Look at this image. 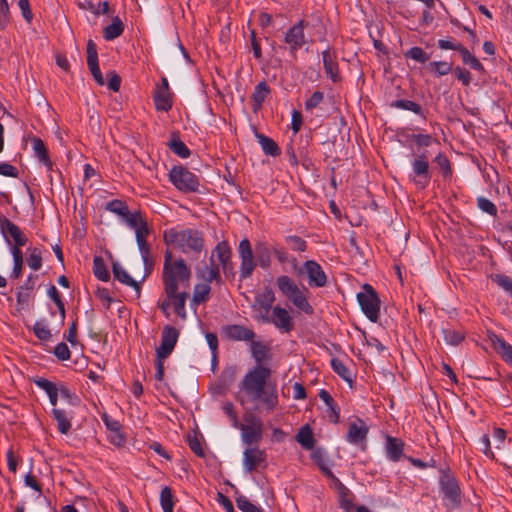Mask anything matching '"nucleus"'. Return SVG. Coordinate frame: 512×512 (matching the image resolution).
I'll use <instances>...</instances> for the list:
<instances>
[{
    "label": "nucleus",
    "mask_w": 512,
    "mask_h": 512,
    "mask_svg": "<svg viewBox=\"0 0 512 512\" xmlns=\"http://www.w3.org/2000/svg\"><path fill=\"white\" fill-rule=\"evenodd\" d=\"M311 287H324L327 284V276L322 267L314 260H308L303 264Z\"/></svg>",
    "instance_id": "obj_17"
},
{
    "label": "nucleus",
    "mask_w": 512,
    "mask_h": 512,
    "mask_svg": "<svg viewBox=\"0 0 512 512\" xmlns=\"http://www.w3.org/2000/svg\"><path fill=\"white\" fill-rule=\"evenodd\" d=\"M93 273L95 277L101 281L106 282L110 279V273L107 270L103 258L100 256H95L93 259Z\"/></svg>",
    "instance_id": "obj_40"
},
{
    "label": "nucleus",
    "mask_w": 512,
    "mask_h": 512,
    "mask_svg": "<svg viewBox=\"0 0 512 512\" xmlns=\"http://www.w3.org/2000/svg\"><path fill=\"white\" fill-rule=\"evenodd\" d=\"M491 279L499 287L512 295V279L504 274H493Z\"/></svg>",
    "instance_id": "obj_56"
},
{
    "label": "nucleus",
    "mask_w": 512,
    "mask_h": 512,
    "mask_svg": "<svg viewBox=\"0 0 512 512\" xmlns=\"http://www.w3.org/2000/svg\"><path fill=\"white\" fill-rule=\"evenodd\" d=\"M136 242L139 248V251L141 253V257L144 263L145 267V275L143 276L144 280L152 271L154 266V259L151 256V246L147 242V239H144L143 237L138 234V237H136Z\"/></svg>",
    "instance_id": "obj_21"
},
{
    "label": "nucleus",
    "mask_w": 512,
    "mask_h": 512,
    "mask_svg": "<svg viewBox=\"0 0 512 512\" xmlns=\"http://www.w3.org/2000/svg\"><path fill=\"white\" fill-rule=\"evenodd\" d=\"M236 504L242 512H264L261 507L250 502L245 496H239L236 499Z\"/></svg>",
    "instance_id": "obj_54"
},
{
    "label": "nucleus",
    "mask_w": 512,
    "mask_h": 512,
    "mask_svg": "<svg viewBox=\"0 0 512 512\" xmlns=\"http://www.w3.org/2000/svg\"><path fill=\"white\" fill-rule=\"evenodd\" d=\"M11 253L14 261L11 277L17 279L20 277L23 268V253L21 249L17 247H12Z\"/></svg>",
    "instance_id": "obj_48"
},
{
    "label": "nucleus",
    "mask_w": 512,
    "mask_h": 512,
    "mask_svg": "<svg viewBox=\"0 0 512 512\" xmlns=\"http://www.w3.org/2000/svg\"><path fill=\"white\" fill-rule=\"evenodd\" d=\"M163 241L166 245H173L183 253L194 252L199 254L204 247L203 233L190 228L181 231L174 229L165 231Z\"/></svg>",
    "instance_id": "obj_2"
},
{
    "label": "nucleus",
    "mask_w": 512,
    "mask_h": 512,
    "mask_svg": "<svg viewBox=\"0 0 512 512\" xmlns=\"http://www.w3.org/2000/svg\"><path fill=\"white\" fill-rule=\"evenodd\" d=\"M221 334L229 341H252L256 337L255 332L243 325L230 324L221 328Z\"/></svg>",
    "instance_id": "obj_15"
},
{
    "label": "nucleus",
    "mask_w": 512,
    "mask_h": 512,
    "mask_svg": "<svg viewBox=\"0 0 512 512\" xmlns=\"http://www.w3.org/2000/svg\"><path fill=\"white\" fill-rule=\"evenodd\" d=\"M266 453L258 447H248L243 452V466L246 472L251 473L265 462Z\"/></svg>",
    "instance_id": "obj_18"
},
{
    "label": "nucleus",
    "mask_w": 512,
    "mask_h": 512,
    "mask_svg": "<svg viewBox=\"0 0 512 512\" xmlns=\"http://www.w3.org/2000/svg\"><path fill=\"white\" fill-rule=\"evenodd\" d=\"M216 255L220 264L226 263L232 257V251L227 241L219 242L213 250L212 256ZM213 257H211V260Z\"/></svg>",
    "instance_id": "obj_41"
},
{
    "label": "nucleus",
    "mask_w": 512,
    "mask_h": 512,
    "mask_svg": "<svg viewBox=\"0 0 512 512\" xmlns=\"http://www.w3.org/2000/svg\"><path fill=\"white\" fill-rule=\"evenodd\" d=\"M323 66L327 77L333 82L340 80V74L338 69V63L336 61V55L330 49H326L322 52Z\"/></svg>",
    "instance_id": "obj_20"
},
{
    "label": "nucleus",
    "mask_w": 512,
    "mask_h": 512,
    "mask_svg": "<svg viewBox=\"0 0 512 512\" xmlns=\"http://www.w3.org/2000/svg\"><path fill=\"white\" fill-rule=\"evenodd\" d=\"M124 31V24L118 16L112 19V23L107 25L103 31L105 40L110 41L119 37Z\"/></svg>",
    "instance_id": "obj_35"
},
{
    "label": "nucleus",
    "mask_w": 512,
    "mask_h": 512,
    "mask_svg": "<svg viewBox=\"0 0 512 512\" xmlns=\"http://www.w3.org/2000/svg\"><path fill=\"white\" fill-rule=\"evenodd\" d=\"M122 220L132 229L138 228L141 223L146 220L143 218L141 212L136 211L134 213H131L130 210L127 213V216H123Z\"/></svg>",
    "instance_id": "obj_55"
},
{
    "label": "nucleus",
    "mask_w": 512,
    "mask_h": 512,
    "mask_svg": "<svg viewBox=\"0 0 512 512\" xmlns=\"http://www.w3.org/2000/svg\"><path fill=\"white\" fill-rule=\"evenodd\" d=\"M169 180L181 192L191 193L198 191V177L182 165L173 166L169 172Z\"/></svg>",
    "instance_id": "obj_7"
},
{
    "label": "nucleus",
    "mask_w": 512,
    "mask_h": 512,
    "mask_svg": "<svg viewBox=\"0 0 512 512\" xmlns=\"http://www.w3.org/2000/svg\"><path fill=\"white\" fill-rule=\"evenodd\" d=\"M320 399L327 405L330 414H329V420L330 422L336 424L339 422L340 418V408L332 398V396L329 394L328 391L322 389L319 392Z\"/></svg>",
    "instance_id": "obj_32"
},
{
    "label": "nucleus",
    "mask_w": 512,
    "mask_h": 512,
    "mask_svg": "<svg viewBox=\"0 0 512 512\" xmlns=\"http://www.w3.org/2000/svg\"><path fill=\"white\" fill-rule=\"evenodd\" d=\"M275 300V294L269 287H265L262 293L255 296L251 308L256 313L254 318L258 322L263 323L264 321H268V316L270 315V311L273 310Z\"/></svg>",
    "instance_id": "obj_8"
},
{
    "label": "nucleus",
    "mask_w": 512,
    "mask_h": 512,
    "mask_svg": "<svg viewBox=\"0 0 512 512\" xmlns=\"http://www.w3.org/2000/svg\"><path fill=\"white\" fill-rule=\"evenodd\" d=\"M179 337V331L173 326H165L161 333V344L156 348L160 358H167L173 352Z\"/></svg>",
    "instance_id": "obj_12"
},
{
    "label": "nucleus",
    "mask_w": 512,
    "mask_h": 512,
    "mask_svg": "<svg viewBox=\"0 0 512 512\" xmlns=\"http://www.w3.org/2000/svg\"><path fill=\"white\" fill-rule=\"evenodd\" d=\"M408 140H412L418 147H429L433 142H437L430 134H404Z\"/></svg>",
    "instance_id": "obj_49"
},
{
    "label": "nucleus",
    "mask_w": 512,
    "mask_h": 512,
    "mask_svg": "<svg viewBox=\"0 0 512 512\" xmlns=\"http://www.w3.org/2000/svg\"><path fill=\"white\" fill-rule=\"evenodd\" d=\"M271 89L266 81H261L255 86V89L251 95V99L253 101V111H258L266 97L270 94Z\"/></svg>",
    "instance_id": "obj_28"
},
{
    "label": "nucleus",
    "mask_w": 512,
    "mask_h": 512,
    "mask_svg": "<svg viewBox=\"0 0 512 512\" xmlns=\"http://www.w3.org/2000/svg\"><path fill=\"white\" fill-rule=\"evenodd\" d=\"M440 487L445 497L453 506H459L461 503V492L457 480L447 472H442L440 478Z\"/></svg>",
    "instance_id": "obj_13"
},
{
    "label": "nucleus",
    "mask_w": 512,
    "mask_h": 512,
    "mask_svg": "<svg viewBox=\"0 0 512 512\" xmlns=\"http://www.w3.org/2000/svg\"><path fill=\"white\" fill-rule=\"evenodd\" d=\"M105 209L109 212H112V213L120 216L121 218L123 216H127V213L129 211L128 205L120 199H114V200L109 201L105 205Z\"/></svg>",
    "instance_id": "obj_45"
},
{
    "label": "nucleus",
    "mask_w": 512,
    "mask_h": 512,
    "mask_svg": "<svg viewBox=\"0 0 512 512\" xmlns=\"http://www.w3.org/2000/svg\"><path fill=\"white\" fill-rule=\"evenodd\" d=\"M32 144H33L34 152H35L36 156L39 158V160L44 165H46L49 168H51L52 167V162L50 160L49 153H48V150H47L44 142L40 138L34 137L32 139Z\"/></svg>",
    "instance_id": "obj_37"
},
{
    "label": "nucleus",
    "mask_w": 512,
    "mask_h": 512,
    "mask_svg": "<svg viewBox=\"0 0 512 512\" xmlns=\"http://www.w3.org/2000/svg\"><path fill=\"white\" fill-rule=\"evenodd\" d=\"M191 270L183 259H178L172 263V252L165 251L163 265V284L168 293L175 291V280H179L185 287L189 285Z\"/></svg>",
    "instance_id": "obj_3"
},
{
    "label": "nucleus",
    "mask_w": 512,
    "mask_h": 512,
    "mask_svg": "<svg viewBox=\"0 0 512 512\" xmlns=\"http://www.w3.org/2000/svg\"><path fill=\"white\" fill-rule=\"evenodd\" d=\"M404 55L406 58L413 59L419 63H426L430 59L429 54H427L423 48L418 46L410 48Z\"/></svg>",
    "instance_id": "obj_51"
},
{
    "label": "nucleus",
    "mask_w": 512,
    "mask_h": 512,
    "mask_svg": "<svg viewBox=\"0 0 512 512\" xmlns=\"http://www.w3.org/2000/svg\"><path fill=\"white\" fill-rule=\"evenodd\" d=\"M52 415L57 421L58 430L62 434H67L71 428V422L67 418L66 412L61 409L53 408Z\"/></svg>",
    "instance_id": "obj_39"
},
{
    "label": "nucleus",
    "mask_w": 512,
    "mask_h": 512,
    "mask_svg": "<svg viewBox=\"0 0 512 512\" xmlns=\"http://www.w3.org/2000/svg\"><path fill=\"white\" fill-rule=\"evenodd\" d=\"M198 276L201 277L205 283L210 284L213 281L219 283L221 281V276L219 272L218 266L212 264L211 266H205V269L198 273Z\"/></svg>",
    "instance_id": "obj_43"
},
{
    "label": "nucleus",
    "mask_w": 512,
    "mask_h": 512,
    "mask_svg": "<svg viewBox=\"0 0 512 512\" xmlns=\"http://www.w3.org/2000/svg\"><path fill=\"white\" fill-rule=\"evenodd\" d=\"M344 490H345V494L341 490H337L339 498H340L339 499L340 507L343 508L347 512H351L352 509L354 508L353 501L350 498L351 491L346 486H345Z\"/></svg>",
    "instance_id": "obj_58"
},
{
    "label": "nucleus",
    "mask_w": 512,
    "mask_h": 512,
    "mask_svg": "<svg viewBox=\"0 0 512 512\" xmlns=\"http://www.w3.org/2000/svg\"><path fill=\"white\" fill-rule=\"evenodd\" d=\"M238 254L239 259L241 261L239 277L240 281H242L244 279L249 278L253 274L257 266V262L251 247V243L247 238H244L240 241L238 246Z\"/></svg>",
    "instance_id": "obj_9"
},
{
    "label": "nucleus",
    "mask_w": 512,
    "mask_h": 512,
    "mask_svg": "<svg viewBox=\"0 0 512 512\" xmlns=\"http://www.w3.org/2000/svg\"><path fill=\"white\" fill-rule=\"evenodd\" d=\"M54 355L61 361L69 360L71 352L66 343L61 342L54 348Z\"/></svg>",
    "instance_id": "obj_64"
},
{
    "label": "nucleus",
    "mask_w": 512,
    "mask_h": 512,
    "mask_svg": "<svg viewBox=\"0 0 512 512\" xmlns=\"http://www.w3.org/2000/svg\"><path fill=\"white\" fill-rule=\"evenodd\" d=\"M236 374H237L236 366L232 365V366H227L224 368L221 375L219 376V379H218V382L216 385V389H217L218 393L224 394L230 388V386L235 381Z\"/></svg>",
    "instance_id": "obj_23"
},
{
    "label": "nucleus",
    "mask_w": 512,
    "mask_h": 512,
    "mask_svg": "<svg viewBox=\"0 0 512 512\" xmlns=\"http://www.w3.org/2000/svg\"><path fill=\"white\" fill-rule=\"evenodd\" d=\"M17 306H18V309H28L29 308V304H30V298H31V293L30 292H27V291H24L23 290V287H20L19 291L17 292Z\"/></svg>",
    "instance_id": "obj_63"
},
{
    "label": "nucleus",
    "mask_w": 512,
    "mask_h": 512,
    "mask_svg": "<svg viewBox=\"0 0 512 512\" xmlns=\"http://www.w3.org/2000/svg\"><path fill=\"white\" fill-rule=\"evenodd\" d=\"M251 342V353L257 365L249 370L240 383V390L246 396V400L252 403H261L269 412L278 405V393L275 385H269L271 369L262 365L265 359H269L270 349L254 340Z\"/></svg>",
    "instance_id": "obj_1"
},
{
    "label": "nucleus",
    "mask_w": 512,
    "mask_h": 512,
    "mask_svg": "<svg viewBox=\"0 0 512 512\" xmlns=\"http://www.w3.org/2000/svg\"><path fill=\"white\" fill-rule=\"evenodd\" d=\"M432 178V170L429 165L428 156L425 152L416 154L411 162L410 181L418 189H425Z\"/></svg>",
    "instance_id": "obj_6"
},
{
    "label": "nucleus",
    "mask_w": 512,
    "mask_h": 512,
    "mask_svg": "<svg viewBox=\"0 0 512 512\" xmlns=\"http://www.w3.org/2000/svg\"><path fill=\"white\" fill-rule=\"evenodd\" d=\"M296 441L304 448L305 450H313L315 446V438L312 431V428L306 424L300 428L296 435Z\"/></svg>",
    "instance_id": "obj_31"
},
{
    "label": "nucleus",
    "mask_w": 512,
    "mask_h": 512,
    "mask_svg": "<svg viewBox=\"0 0 512 512\" xmlns=\"http://www.w3.org/2000/svg\"><path fill=\"white\" fill-rule=\"evenodd\" d=\"M491 341L495 350L501 355L502 359L512 366V345L496 334H493Z\"/></svg>",
    "instance_id": "obj_27"
},
{
    "label": "nucleus",
    "mask_w": 512,
    "mask_h": 512,
    "mask_svg": "<svg viewBox=\"0 0 512 512\" xmlns=\"http://www.w3.org/2000/svg\"><path fill=\"white\" fill-rule=\"evenodd\" d=\"M169 149L181 158H188L191 155V151L186 144L180 139L178 132H173L171 138L167 143Z\"/></svg>",
    "instance_id": "obj_30"
},
{
    "label": "nucleus",
    "mask_w": 512,
    "mask_h": 512,
    "mask_svg": "<svg viewBox=\"0 0 512 512\" xmlns=\"http://www.w3.org/2000/svg\"><path fill=\"white\" fill-rule=\"evenodd\" d=\"M179 283H180L179 280H175V291L172 294L171 293L169 294L165 287H164V290H165V293H166L168 299H173L175 313L179 317L184 319L186 317L185 303H186V299L189 297V294L187 292H181V293L178 292Z\"/></svg>",
    "instance_id": "obj_22"
},
{
    "label": "nucleus",
    "mask_w": 512,
    "mask_h": 512,
    "mask_svg": "<svg viewBox=\"0 0 512 512\" xmlns=\"http://www.w3.org/2000/svg\"><path fill=\"white\" fill-rule=\"evenodd\" d=\"M444 339L447 344L457 346L464 340V333L461 331L447 328L442 330Z\"/></svg>",
    "instance_id": "obj_50"
},
{
    "label": "nucleus",
    "mask_w": 512,
    "mask_h": 512,
    "mask_svg": "<svg viewBox=\"0 0 512 512\" xmlns=\"http://www.w3.org/2000/svg\"><path fill=\"white\" fill-rule=\"evenodd\" d=\"M391 107L411 111L423 119H426L423 108L420 104L406 99H398L391 103Z\"/></svg>",
    "instance_id": "obj_36"
},
{
    "label": "nucleus",
    "mask_w": 512,
    "mask_h": 512,
    "mask_svg": "<svg viewBox=\"0 0 512 512\" xmlns=\"http://www.w3.org/2000/svg\"><path fill=\"white\" fill-rule=\"evenodd\" d=\"M154 102L156 110L165 112L169 111L172 108L169 88H157L154 93Z\"/></svg>",
    "instance_id": "obj_29"
},
{
    "label": "nucleus",
    "mask_w": 512,
    "mask_h": 512,
    "mask_svg": "<svg viewBox=\"0 0 512 512\" xmlns=\"http://www.w3.org/2000/svg\"><path fill=\"white\" fill-rule=\"evenodd\" d=\"M285 241L291 246L293 250L304 252L307 244L304 239L296 235H290L285 238Z\"/></svg>",
    "instance_id": "obj_62"
},
{
    "label": "nucleus",
    "mask_w": 512,
    "mask_h": 512,
    "mask_svg": "<svg viewBox=\"0 0 512 512\" xmlns=\"http://www.w3.org/2000/svg\"><path fill=\"white\" fill-rule=\"evenodd\" d=\"M477 206L479 209H481L483 212L488 213L491 216L497 215V207L495 204L490 201L489 199L485 197H478L477 198Z\"/></svg>",
    "instance_id": "obj_59"
},
{
    "label": "nucleus",
    "mask_w": 512,
    "mask_h": 512,
    "mask_svg": "<svg viewBox=\"0 0 512 512\" xmlns=\"http://www.w3.org/2000/svg\"><path fill=\"white\" fill-rule=\"evenodd\" d=\"M331 367L343 380L352 383L351 371L340 359L332 358Z\"/></svg>",
    "instance_id": "obj_44"
},
{
    "label": "nucleus",
    "mask_w": 512,
    "mask_h": 512,
    "mask_svg": "<svg viewBox=\"0 0 512 512\" xmlns=\"http://www.w3.org/2000/svg\"><path fill=\"white\" fill-rule=\"evenodd\" d=\"M1 232L6 238L8 244H10V240L8 237L12 238L14 241V246L21 249L24 246L28 239L23 231L17 226L14 222L9 220L6 217H3L0 224Z\"/></svg>",
    "instance_id": "obj_14"
},
{
    "label": "nucleus",
    "mask_w": 512,
    "mask_h": 512,
    "mask_svg": "<svg viewBox=\"0 0 512 512\" xmlns=\"http://www.w3.org/2000/svg\"><path fill=\"white\" fill-rule=\"evenodd\" d=\"M434 162L439 167L442 176L448 178L452 176V165L448 157L444 153H439L435 158Z\"/></svg>",
    "instance_id": "obj_47"
},
{
    "label": "nucleus",
    "mask_w": 512,
    "mask_h": 512,
    "mask_svg": "<svg viewBox=\"0 0 512 512\" xmlns=\"http://www.w3.org/2000/svg\"><path fill=\"white\" fill-rule=\"evenodd\" d=\"M357 301L365 316L376 323L379 320L381 300L372 285L366 283L362 286V291L357 294Z\"/></svg>",
    "instance_id": "obj_5"
},
{
    "label": "nucleus",
    "mask_w": 512,
    "mask_h": 512,
    "mask_svg": "<svg viewBox=\"0 0 512 512\" xmlns=\"http://www.w3.org/2000/svg\"><path fill=\"white\" fill-rule=\"evenodd\" d=\"M263 323L273 324L283 333H290L294 329L293 318L289 312L280 305L273 307L272 314L268 316V321H264Z\"/></svg>",
    "instance_id": "obj_11"
},
{
    "label": "nucleus",
    "mask_w": 512,
    "mask_h": 512,
    "mask_svg": "<svg viewBox=\"0 0 512 512\" xmlns=\"http://www.w3.org/2000/svg\"><path fill=\"white\" fill-rule=\"evenodd\" d=\"M35 336L41 341H49L52 337L51 331L46 327L44 322H36L33 326Z\"/></svg>",
    "instance_id": "obj_57"
},
{
    "label": "nucleus",
    "mask_w": 512,
    "mask_h": 512,
    "mask_svg": "<svg viewBox=\"0 0 512 512\" xmlns=\"http://www.w3.org/2000/svg\"><path fill=\"white\" fill-rule=\"evenodd\" d=\"M273 248H270L265 242H258L255 246L256 262L263 269H267L271 265V253Z\"/></svg>",
    "instance_id": "obj_26"
},
{
    "label": "nucleus",
    "mask_w": 512,
    "mask_h": 512,
    "mask_svg": "<svg viewBox=\"0 0 512 512\" xmlns=\"http://www.w3.org/2000/svg\"><path fill=\"white\" fill-rule=\"evenodd\" d=\"M255 136L266 155L276 157L281 154L280 147L272 138L261 133H256Z\"/></svg>",
    "instance_id": "obj_33"
},
{
    "label": "nucleus",
    "mask_w": 512,
    "mask_h": 512,
    "mask_svg": "<svg viewBox=\"0 0 512 512\" xmlns=\"http://www.w3.org/2000/svg\"><path fill=\"white\" fill-rule=\"evenodd\" d=\"M10 22V12L7 0H0V31L4 30Z\"/></svg>",
    "instance_id": "obj_60"
},
{
    "label": "nucleus",
    "mask_w": 512,
    "mask_h": 512,
    "mask_svg": "<svg viewBox=\"0 0 512 512\" xmlns=\"http://www.w3.org/2000/svg\"><path fill=\"white\" fill-rule=\"evenodd\" d=\"M27 264L34 271H37L41 268L42 252L38 247L30 249V254L27 257Z\"/></svg>",
    "instance_id": "obj_52"
},
{
    "label": "nucleus",
    "mask_w": 512,
    "mask_h": 512,
    "mask_svg": "<svg viewBox=\"0 0 512 512\" xmlns=\"http://www.w3.org/2000/svg\"><path fill=\"white\" fill-rule=\"evenodd\" d=\"M431 70L434 71L437 77L449 74L453 69V64L446 61H434L430 64Z\"/></svg>",
    "instance_id": "obj_53"
},
{
    "label": "nucleus",
    "mask_w": 512,
    "mask_h": 512,
    "mask_svg": "<svg viewBox=\"0 0 512 512\" xmlns=\"http://www.w3.org/2000/svg\"><path fill=\"white\" fill-rule=\"evenodd\" d=\"M211 287L208 283H199L194 287L192 302L195 305L205 303L209 300Z\"/></svg>",
    "instance_id": "obj_38"
},
{
    "label": "nucleus",
    "mask_w": 512,
    "mask_h": 512,
    "mask_svg": "<svg viewBox=\"0 0 512 512\" xmlns=\"http://www.w3.org/2000/svg\"><path fill=\"white\" fill-rule=\"evenodd\" d=\"M87 64L92 76L100 71L97 46L92 39L87 42Z\"/></svg>",
    "instance_id": "obj_34"
},
{
    "label": "nucleus",
    "mask_w": 512,
    "mask_h": 512,
    "mask_svg": "<svg viewBox=\"0 0 512 512\" xmlns=\"http://www.w3.org/2000/svg\"><path fill=\"white\" fill-rule=\"evenodd\" d=\"M369 427L360 418L351 422L348 427L346 439L349 443L358 446L362 451L367 449V435Z\"/></svg>",
    "instance_id": "obj_10"
},
{
    "label": "nucleus",
    "mask_w": 512,
    "mask_h": 512,
    "mask_svg": "<svg viewBox=\"0 0 512 512\" xmlns=\"http://www.w3.org/2000/svg\"><path fill=\"white\" fill-rule=\"evenodd\" d=\"M459 53L462 57L463 64L470 66L476 71L484 72L485 68L483 64L465 46Z\"/></svg>",
    "instance_id": "obj_42"
},
{
    "label": "nucleus",
    "mask_w": 512,
    "mask_h": 512,
    "mask_svg": "<svg viewBox=\"0 0 512 512\" xmlns=\"http://www.w3.org/2000/svg\"><path fill=\"white\" fill-rule=\"evenodd\" d=\"M404 442L401 439L387 436L386 438V453L390 460L399 461L403 455Z\"/></svg>",
    "instance_id": "obj_25"
},
{
    "label": "nucleus",
    "mask_w": 512,
    "mask_h": 512,
    "mask_svg": "<svg viewBox=\"0 0 512 512\" xmlns=\"http://www.w3.org/2000/svg\"><path fill=\"white\" fill-rule=\"evenodd\" d=\"M33 382L40 389L44 390L48 396L51 395L52 393H55V391H58L56 385L46 378L37 377L33 379Z\"/></svg>",
    "instance_id": "obj_61"
},
{
    "label": "nucleus",
    "mask_w": 512,
    "mask_h": 512,
    "mask_svg": "<svg viewBox=\"0 0 512 512\" xmlns=\"http://www.w3.org/2000/svg\"><path fill=\"white\" fill-rule=\"evenodd\" d=\"M307 24L308 23L304 20H300L297 24L292 26L285 35L284 40L290 46V52L293 55L306 43L303 29Z\"/></svg>",
    "instance_id": "obj_16"
},
{
    "label": "nucleus",
    "mask_w": 512,
    "mask_h": 512,
    "mask_svg": "<svg viewBox=\"0 0 512 512\" xmlns=\"http://www.w3.org/2000/svg\"><path fill=\"white\" fill-rule=\"evenodd\" d=\"M241 430V437L244 444L251 446L257 444L262 439L263 427H250L248 425H240L237 427Z\"/></svg>",
    "instance_id": "obj_24"
},
{
    "label": "nucleus",
    "mask_w": 512,
    "mask_h": 512,
    "mask_svg": "<svg viewBox=\"0 0 512 512\" xmlns=\"http://www.w3.org/2000/svg\"><path fill=\"white\" fill-rule=\"evenodd\" d=\"M160 504L163 509V512H173L174 508V500L172 490L165 486L162 488L160 493Z\"/></svg>",
    "instance_id": "obj_46"
},
{
    "label": "nucleus",
    "mask_w": 512,
    "mask_h": 512,
    "mask_svg": "<svg viewBox=\"0 0 512 512\" xmlns=\"http://www.w3.org/2000/svg\"><path fill=\"white\" fill-rule=\"evenodd\" d=\"M112 272L116 280L126 286L132 287L135 290L137 297H140L141 286L139 282L134 280V278L131 277V275L118 262L112 263Z\"/></svg>",
    "instance_id": "obj_19"
},
{
    "label": "nucleus",
    "mask_w": 512,
    "mask_h": 512,
    "mask_svg": "<svg viewBox=\"0 0 512 512\" xmlns=\"http://www.w3.org/2000/svg\"><path fill=\"white\" fill-rule=\"evenodd\" d=\"M276 285L280 293L286 297L295 307L306 314L313 313V307L309 303L305 287L300 288L296 282L287 275H281L276 279Z\"/></svg>",
    "instance_id": "obj_4"
}]
</instances>
